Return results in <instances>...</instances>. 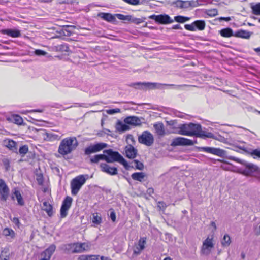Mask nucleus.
Instances as JSON below:
<instances>
[{"instance_id": "nucleus-1", "label": "nucleus", "mask_w": 260, "mask_h": 260, "mask_svg": "<svg viewBox=\"0 0 260 260\" xmlns=\"http://www.w3.org/2000/svg\"><path fill=\"white\" fill-rule=\"evenodd\" d=\"M179 134L188 136H196L200 138H212L214 135L210 132H206L202 129V126L198 123L190 122L180 125Z\"/></svg>"}, {"instance_id": "nucleus-2", "label": "nucleus", "mask_w": 260, "mask_h": 260, "mask_svg": "<svg viewBox=\"0 0 260 260\" xmlns=\"http://www.w3.org/2000/svg\"><path fill=\"white\" fill-rule=\"evenodd\" d=\"M78 145V142L76 137H67L60 142L58 152L61 155L64 156L75 150Z\"/></svg>"}, {"instance_id": "nucleus-3", "label": "nucleus", "mask_w": 260, "mask_h": 260, "mask_svg": "<svg viewBox=\"0 0 260 260\" xmlns=\"http://www.w3.org/2000/svg\"><path fill=\"white\" fill-rule=\"evenodd\" d=\"M103 153L104 155V160L107 163L118 162L122 164L125 169H129L130 166L126 160L118 152L109 149L104 150Z\"/></svg>"}, {"instance_id": "nucleus-4", "label": "nucleus", "mask_w": 260, "mask_h": 260, "mask_svg": "<svg viewBox=\"0 0 260 260\" xmlns=\"http://www.w3.org/2000/svg\"><path fill=\"white\" fill-rule=\"evenodd\" d=\"M88 178V175H80L74 178L71 182V193L76 196Z\"/></svg>"}, {"instance_id": "nucleus-5", "label": "nucleus", "mask_w": 260, "mask_h": 260, "mask_svg": "<svg viewBox=\"0 0 260 260\" xmlns=\"http://www.w3.org/2000/svg\"><path fill=\"white\" fill-rule=\"evenodd\" d=\"M90 248V244L88 243H74L66 245V250L71 251L73 253H81L87 251Z\"/></svg>"}, {"instance_id": "nucleus-6", "label": "nucleus", "mask_w": 260, "mask_h": 260, "mask_svg": "<svg viewBox=\"0 0 260 260\" xmlns=\"http://www.w3.org/2000/svg\"><path fill=\"white\" fill-rule=\"evenodd\" d=\"M129 87H134L136 89L146 90L159 88L161 84L152 82H136L128 84Z\"/></svg>"}, {"instance_id": "nucleus-7", "label": "nucleus", "mask_w": 260, "mask_h": 260, "mask_svg": "<svg viewBox=\"0 0 260 260\" xmlns=\"http://www.w3.org/2000/svg\"><path fill=\"white\" fill-rule=\"evenodd\" d=\"M230 159L234 160L244 165L245 166V169L244 170V173L247 175L251 174L258 170V167L257 166L252 163L248 162L244 160H241L238 158H236L234 156H231L230 157Z\"/></svg>"}, {"instance_id": "nucleus-8", "label": "nucleus", "mask_w": 260, "mask_h": 260, "mask_svg": "<svg viewBox=\"0 0 260 260\" xmlns=\"http://www.w3.org/2000/svg\"><path fill=\"white\" fill-rule=\"evenodd\" d=\"M108 147V144L105 143H97L91 144L84 149V154L89 156L92 153L98 152Z\"/></svg>"}, {"instance_id": "nucleus-9", "label": "nucleus", "mask_w": 260, "mask_h": 260, "mask_svg": "<svg viewBox=\"0 0 260 260\" xmlns=\"http://www.w3.org/2000/svg\"><path fill=\"white\" fill-rule=\"evenodd\" d=\"M213 237H208L203 242L201 249V254L203 255H208L212 249L214 247Z\"/></svg>"}, {"instance_id": "nucleus-10", "label": "nucleus", "mask_w": 260, "mask_h": 260, "mask_svg": "<svg viewBox=\"0 0 260 260\" xmlns=\"http://www.w3.org/2000/svg\"><path fill=\"white\" fill-rule=\"evenodd\" d=\"M138 141L139 143L146 146H150L154 143V137L150 132L148 131H145L141 135L139 136Z\"/></svg>"}, {"instance_id": "nucleus-11", "label": "nucleus", "mask_w": 260, "mask_h": 260, "mask_svg": "<svg viewBox=\"0 0 260 260\" xmlns=\"http://www.w3.org/2000/svg\"><path fill=\"white\" fill-rule=\"evenodd\" d=\"M148 18L154 20L156 23L160 24H168L174 22L168 15L165 14L158 15L153 14L149 16Z\"/></svg>"}, {"instance_id": "nucleus-12", "label": "nucleus", "mask_w": 260, "mask_h": 260, "mask_svg": "<svg viewBox=\"0 0 260 260\" xmlns=\"http://www.w3.org/2000/svg\"><path fill=\"white\" fill-rule=\"evenodd\" d=\"M72 198L69 196L66 197L63 200L60 211L61 218H63L67 216L68 210L72 205Z\"/></svg>"}, {"instance_id": "nucleus-13", "label": "nucleus", "mask_w": 260, "mask_h": 260, "mask_svg": "<svg viewBox=\"0 0 260 260\" xmlns=\"http://www.w3.org/2000/svg\"><path fill=\"white\" fill-rule=\"evenodd\" d=\"M198 149L200 151H204L220 157H223L225 155V151L220 148L210 147H199Z\"/></svg>"}, {"instance_id": "nucleus-14", "label": "nucleus", "mask_w": 260, "mask_h": 260, "mask_svg": "<svg viewBox=\"0 0 260 260\" xmlns=\"http://www.w3.org/2000/svg\"><path fill=\"white\" fill-rule=\"evenodd\" d=\"M194 144L192 140L183 137H177L174 138L171 145L172 146H191Z\"/></svg>"}, {"instance_id": "nucleus-15", "label": "nucleus", "mask_w": 260, "mask_h": 260, "mask_svg": "<svg viewBox=\"0 0 260 260\" xmlns=\"http://www.w3.org/2000/svg\"><path fill=\"white\" fill-rule=\"evenodd\" d=\"M9 189L4 180L0 179V198L3 201H6L8 197Z\"/></svg>"}, {"instance_id": "nucleus-16", "label": "nucleus", "mask_w": 260, "mask_h": 260, "mask_svg": "<svg viewBox=\"0 0 260 260\" xmlns=\"http://www.w3.org/2000/svg\"><path fill=\"white\" fill-rule=\"evenodd\" d=\"M56 249V246L54 244H51L48 248L43 251L41 255L42 258L39 260H50L51 256L54 253Z\"/></svg>"}, {"instance_id": "nucleus-17", "label": "nucleus", "mask_w": 260, "mask_h": 260, "mask_svg": "<svg viewBox=\"0 0 260 260\" xmlns=\"http://www.w3.org/2000/svg\"><path fill=\"white\" fill-rule=\"evenodd\" d=\"M101 171L110 175H115L118 174V169L115 167H110L106 163H101L100 165Z\"/></svg>"}, {"instance_id": "nucleus-18", "label": "nucleus", "mask_w": 260, "mask_h": 260, "mask_svg": "<svg viewBox=\"0 0 260 260\" xmlns=\"http://www.w3.org/2000/svg\"><path fill=\"white\" fill-rule=\"evenodd\" d=\"M142 119L135 116H129L124 118V122L133 126H140L142 124Z\"/></svg>"}, {"instance_id": "nucleus-19", "label": "nucleus", "mask_w": 260, "mask_h": 260, "mask_svg": "<svg viewBox=\"0 0 260 260\" xmlns=\"http://www.w3.org/2000/svg\"><path fill=\"white\" fill-rule=\"evenodd\" d=\"M146 243V238L142 237L140 239L138 244L134 249V253L138 255L145 248V245Z\"/></svg>"}, {"instance_id": "nucleus-20", "label": "nucleus", "mask_w": 260, "mask_h": 260, "mask_svg": "<svg viewBox=\"0 0 260 260\" xmlns=\"http://www.w3.org/2000/svg\"><path fill=\"white\" fill-rule=\"evenodd\" d=\"M75 28V26L73 25H64L58 32L61 35L69 37L73 34Z\"/></svg>"}, {"instance_id": "nucleus-21", "label": "nucleus", "mask_w": 260, "mask_h": 260, "mask_svg": "<svg viewBox=\"0 0 260 260\" xmlns=\"http://www.w3.org/2000/svg\"><path fill=\"white\" fill-rule=\"evenodd\" d=\"M98 16L108 22L114 23L116 21L115 14L113 15L109 13L100 12Z\"/></svg>"}, {"instance_id": "nucleus-22", "label": "nucleus", "mask_w": 260, "mask_h": 260, "mask_svg": "<svg viewBox=\"0 0 260 260\" xmlns=\"http://www.w3.org/2000/svg\"><path fill=\"white\" fill-rule=\"evenodd\" d=\"M153 127L156 134L159 136H164L165 135V129L162 122H157L153 124Z\"/></svg>"}, {"instance_id": "nucleus-23", "label": "nucleus", "mask_w": 260, "mask_h": 260, "mask_svg": "<svg viewBox=\"0 0 260 260\" xmlns=\"http://www.w3.org/2000/svg\"><path fill=\"white\" fill-rule=\"evenodd\" d=\"M3 34L7 35L13 38H17L21 36V32L18 29H6L2 30Z\"/></svg>"}, {"instance_id": "nucleus-24", "label": "nucleus", "mask_w": 260, "mask_h": 260, "mask_svg": "<svg viewBox=\"0 0 260 260\" xmlns=\"http://www.w3.org/2000/svg\"><path fill=\"white\" fill-rule=\"evenodd\" d=\"M252 34V32L247 30L240 29L234 33V37L242 39H248Z\"/></svg>"}, {"instance_id": "nucleus-25", "label": "nucleus", "mask_w": 260, "mask_h": 260, "mask_svg": "<svg viewBox=\"0 0 260 260\" xmlns=\"http://www.w3.org/2000/svg\"><path fill=\"white\" fill-rule=\"evenodd\" d=\"M4 145L9 149L10 150H12L13 152H15L17 150L16 148V143L10 139H7L4 141Z\"/></svg>"}, {"instance_id": "nucleus-26", "label": "nucleus", "mask_w": 260, "mask_h": 260, "mask_svg": "<svg viewBox=\"0 0 260 260\" xmlns=\"http://www.w3.org/2000/svg\"><path fill=\"white\" fill-rule=\"evenodd\" d=\"M115 128L116 130L119 132H124L130 129L129 126L127 125V124L125 123H123L119 120L117 121Z\"/></svg>"}, {"instance_id": "nucleus-27", "label": "nucleus", "mask_w": 260, "mask_h": 260, "mask_svg": "<svg viewBox=\"0 0 260 260\" xmlns=\"http://www.w3.org/2000/svg\"><path fill=\"white\" fill-rule=\"evenodd\" d=\"M126 156L129 158H134L137 154V150L132 146L130 145L125 150Z\"/></svg>"}, {"instance_id": "nucleus-28", "label": "nucleus", "mask_w": 260, "mask_h": 260, "mask_svg": "<svg viewBox=\"0 0 260 260\" xmlns=\"http://www.w3.org/2000/svg\"><path fill=\"white\" fill-rule=\"evenodd\" d=\"M43 209L46 212L49 217H51L53 214L52 206L46 201L43 203Z\"/></svg>"}, {"instance_id": "nucleus-29", "label": "nucleus", "mask_w": 260, "mask_h": 260, "mask_svg": "<svg viewBox=\"0 0 260 260\" xmlns=\"http://www.w3.org/2000/svg\"><path fill=\"white\" fill-rule=\"evenodd\" d=\"M145 177V174L142 172H135L133 173L131 175V177L133 180L139 182H142Z\"/></svg>"}, {"instance_id": "nucleus-30", "label": "nucleus", "mask_w": 260, "mask_h": 260, "mask_svg": "<svg viewBox=\"0 0 260 260\" xmlns=\"http://www.w3.org/2000/svg\"><path fill=\"white\" fill-rule=\"evenodd\" d=\"M219 33L222 37L229 38L234 36V33L233 30L229 27L222 29L220 30Z\"/></svg>"}, {"instance_id": "nucleus-31", "label": "nucleus", "mask_w": 260, "mask_h": 260, "mask_svg": "<svg viewBox=\"0 0 260 260\" xmlns=\"http://www.w3.org/2000/svg\"><path fill=\"white\" fill-rule=\"evenodd\" d=\"M193 24L196 29L200 30H204L205 27V22L204 20H196L193 22Z\"/></svg>"}, {"instance_id": "nucleus-32", "label": "nucleus", "mask_w": 260, "mask_h": 260, "mask_svg": "<svg viewBox=\"0 0 260 260\" xmlns=\"http://www.w3.org/2000/svg\"><path fill=\"white\" fill-rule=\"evenodd\" d=\"M101 160H104V153L95 155L90 158V161L92 164H97Z\"/></svg>"}, {"instance_id": "nucleus-33", "label": "nucleus", "mask_w": 260, "mask_h": 260, "mask_svg": "<svg viewBox=\"0 0 260 260\" xmlns=\"http://www.w3.org/2000/svg\"><path fill=\"white\" fill-rule=\"evenodd\" d=\"M231 243V240L230 236L227 234H225L221 241L222 246L223 247H228L230 245Z\"/></svg>"}, {"instance_id": "nucleus-34", "label": "nucleus", "mask_w": 260, "mask_h": 260, "mask_svg": "<svg viewBox=\"0 0 260 260\" xmlns=\"http://www.w3.org/2000/svg\"><path fill=\"white\" fill-rule=\"evenodd\" d=\"M176 7L180 8H186L187 5H190L189 1H183L181 0H177L173 3Z\"/></svg>"}, {"instance_id": "nucleus-35", "label": "nucleus", "mask_w": 260, "mask_h": 260, "mask_svg": "<svg viewBox=\"0 0 260 260\" xmlns=\"http://www.w3.org/2000/svg\"><path fill=\"white\" fill-rule=\"evenodd\" d=\"M14 194L17 199L18 204L21 206L24 205V202L19 191L15 189Z\"/></svg>"}, {"instance_id": "nucleus-36", "label": "nucleus", "mask_w": 260, "mask_h": 260, "mask_svg": "<svg viewBox=\"0 0 260 260\" xmlns=\"http://www.w3.org/2000/svg\"><path fill=\"white\" fill-rule=\"evenodd\" d=\"M78 260H99V256L82 255L79 257Z\"/></svg>"}, {"instance_id": "nucleus-37", "label": "nucleus", "mask_w": 260, "mask_h": 260, "mask_svg": "<svg viewBox=\"0 0 260 260\" xmlns=\"http://www.w3.org/2000/svg\"><path fill=\"white\" fill-rule=\"evenodd\" d=\"M11 120L14 123L18 125H21L23 122L22 117L18 115H13L11 117Z\"/></svg>"}, {"instance_id": "nucleus-38", "label": "nucleus", "mask_w": 260, "mask_h": 260, "mask_svg": "<svg viewBox=\"0 0 260 260\" xmlns=\"http://www.w3.org/2000/svg\"><path fill=\"white\" fill-rule=\"evenodd\" d=\"M252 13L256 15H260V3L251 7Z\"/></svg>"}, {"instance_id": "nucleus-39", "label": "nucleus", "mask_w": 260, "mask_h": 260, "mask_svg": "<svg viewBox=\"0 0 260 260\" xmlns=\"http://www.w3.org/2000/svg\"><path fill=\"white\" fill-rule=\"evenodd\" d=\"M190 19L189 17H185L183 16H176L174 17V20L177 22L179 23H184Z\"/></svg>"}, {"instance_id": "nucleus-40", "label": "nucleus", "mask_w": 260, "mask_h": 260, "mask_svg": "<svg viewBox=\"0 0 260 260\" xmlns=\"http://www.w3.org/2000/svg\"><path fill=\"white\" fill-rule=\"evenodd\" d=\"M28 151V147L25 145L21 146L19 149V153L21 156H24Z\"/></svg>"}, {"instance_id": "nucleus-41", "label": "nucleus", "mask_w": 260, "mask_h": 260, "mask_svg": "<svg viewBox=\"0 0 260 260\" xmlns=\"http://www.w3.org/2000/svg\"><path fill=\"white\" fill-rule=\"evenodd\" d=\"M56 48L58 50L61 52H68L69 51V48L67 44L59 45L56 47Z\"/></svg>"}, {"instance_id": "nucleus-42", "label": "nucleus", "mask_w": 260, "mask_h": 260, "mask_svg": "<svg viewBox=\"0 0 260 260\" xmlns=\"http://www.w3.org/2000/svg\"><path fill=\"white\" fill-rule=\"evenodd\" d=\"M145 19H146L145 18H137L133 17L131 16V20H130L129 22H131L136 24H139L144 22Z\"/></svg>"}, {"instance_id": "nucleus-43", "label": "nucleus", "mask_w": 260, "mask_h": 260, "mask_svg": "<svg viewBox=\"0 0 260 260\" xmlns=\"http://www.w3.org/2000/svg\"><path fill=\"white\" fill-rule=\"evenodd\" d=\"M115 16L119 20L129 21L131 20V15H124L121 14H116Z\"/></svg>"}, {"instance_id": "nucleus-44", "label": "nucleus", "mask_w": 260, "mask_h": 260, "mask_svg": "<svg viewBox=\"0 0 260 260\" xmlns=\"http://www.w3.org/2000/svg\"><path fill=\"white\" fill-rule=\"evenodd\" d=\"M166 86H173L175 87V89H184L185 87H193V85H189L186 84H183V85H175L173 84H164Z\"/></svg>"}, {"instance_id": "nucleus-45", "label": "nucleus", "mask_w": 260, "mask_h": 260, "mask_svg": "<svg viewBox=\"0 0 260 260\" xmlns=\"http://www.w3.org/2000/svg\"><path fill=\"white\" fill-rule=\"evenodd\" d=\"M134 162L135 164V168L139 170H142L144 169V165L140 161H139L138 160H134Z\"/></svg>"}, {"instance_id": "nucleus-46", "label": "nucleus", "mask_w": 260, "mask_h": 260, "mask_svg": "<svg viewBox=\"0 0 260 260\" xmlns=\"http://www.w3.org/2000/svg\"><path fill=\"white\" fill-rule=\"evenodd\" d=\"M36 180L39 185H43L44 178L43 174L41 173L36 174Z\"/></svg>"}, {"instance_id": "nucleus-47", "label": "nucleus", "mask_w": 260, "mask_h": 260, "mask_svg": "<svg viewBox=\"0 0 260 260\" xmlns=\"http://www.w3.org/2000/svg\"><path fill=\"white\" fill-rule=\"evenodd\" d=\"M207 14L209 16L214 17L218 14V11L216 9L208 10L207 11Z\"/></svg>"}, {"instance_id": "nucleus-48", "label": "nucleus", "mask_w": 260, "mask_h": 260, "mask_svg": "<svg viewBox=\"0 0 260 260\" xmlns=\"http://www.w3.org/2000/svg\"><path fill=\"white\" fill-rule=\"evenodd\" d=\"M14 231L10 229L5 228L3 231V234L6 236H11L12 234H14Z\"/></svg>"}, {"instance_id": "nucleus-49", "label": "nucleus", "mask_w": 260, "mask_h": 260, "mask_svg": "<svg viewBox=\"0 0 260 260\" xmlns=\"http://www.w3.org/2000/svg\"><path fill=\"white\" fill-rule=\"evenodd\" d=\"M2 161L4 166H5L6 171H9L10 167L9 160L7 158H4L3 159Z\"/></svg>"}, {"instance_id": "nucleus-50", "label": "nucleus", "mask_w": 260, "mask_h": 260, "mask_svg": "<svg viewBox=\"0 0 260 260\" xmlns=\"http://www.w3.org/2000/svg\"><path fill=\"white\" fill-rule=\"evenodd\" d=\"M184 27L186 30L189 31H194L196 30V28L194 27L193 22L191 24H185Z\"/></svg>"}, {"instance_id": "nucleus-51", "label": "nucleus", "mask_w": 260, "mask_h": 260, "mask_svg": "<svg viewBox=\"0 0 260 260\" xmlns=\"http://www.w3.org/2000/svg\"><path fill=\"white\" fill-rule=\"evenodd\" d=\"M35 54L37 56H45L48 53L40 49H37L35 51Z\"/></svg>"}, {"instance_id": "nucleus-52", "label": "nucleus", "mask_w": 260, "mask_h": 260, "mask_svg": "<svg viewBox=\"0 0 260 260\" xmlns=\"http://www.w3.org/2000/svg\"><path fill=\"white\" fill-rule=\"evenodd\" d=\"M124 2L133 5H138L141 4L140 0H123Z\"/></svg>"}, {"instance_id": "nucleus-53", "label": "nucleus", "mask_w": 260, "mask_h": 260, "mask_svg": "<svg viewBox=\"0 0 260 260\" xmlns=\"http://www.w3.org/2000/svg\"><path fill=\"white\" fill-rule=\"evenodd\" d=\"M120 112V109L119 108H115L112 109H109L107 110V113L109 114H114L115 113H119Z\"/></svg>"}, {"instance_id": "nucleus-54", "label": "nucleus", "mask_w": 260, "mask_h": 260, "mask_svg": "<svg viewBox=\"0 0 260 260\" xmlns=\"http://www.w3.org/2000/svg\"><path fill=\"white\" fill-rule=\"evenodd\" d=\"M166 207V204L164 202H158L157 203V207L160 210H164Z\"/></svg>"}, {"instance_id": "nucleus-55", "label": "nucleus", "mask_w": 260, "mask_h": 260, "mask_svg": "<svg viewBox=\"0 0 260 260\" xmlns=\"http://www.w3.org/2000/svg\"><path fill=\"white\" fill-rule=\"evenodd\" d=\"M102 218L99 217L98 215L94 216L92 220V222L94 223L100 224L101 222Z\"/></svg>"}, {"instance_id": "nucleus-56", "label": "nucleus", "mask_w": 260, "mask_h": 260, "mask_svg": "<svg viewBox=\"0 0 260 260\" xmlns=\"http://www.w3.org/2000/svg\"><path fill=\"white\" fill-rule=\"evenodd\" d=\"M110 218L112 221L115 222L116 220V213L113 209H110Z\"/></svg>"}, {"instance_id": "nucleus-57", "label": "nucleus", "mask_w": 260, "mask_h": 260, "mask_svg": "<svg viewBox=\"0 0 260 260\" xmlns=\"http://www.w3.org/2000/svg\"><path fill=\"white\" fill-rule=\"evenodd\" d=\"M250 153L252 155H255L258 157H260V150H253L250 152Z\"/></svg>"}, {"instance_id": "nucleus-58", "label": "nucleus", "mask_w": 260, "mask_h": 260, "mask_svg": "<svg viewBox=\"0 0 260 260\" xmlns=\"http://www.w3.org/2000/svg\"><path fill=\"white\" fill-rule=\"evenodd\" d=\"M1 260H8L9 256L8 255H4V252L2 251L0 255Z\"/></svg>"}, {"instance_id": "nucleus-59", "label": "nucleus", "mask_w": 260, "mask_h": 260, "mask_svg": "<svg viewBox=\"0 0 260 260\" xmlns=\"http://www.w3.org/2000/svg\"><path fill=\"white\" fill-rule=\"evenodd\" d=\"M11 220L14 224H15L16 225L19 226V225L20 224V222H19V220L18 218L14 217L12 219H11Z\"/></svg>"}, {"instance_id": "nucleus-60", "label": "nucleus", "mask_w": 260, "mask_h": 260, "mask_svg": "<svg viewBox=\"0 0 260 260\" xmlns=\"http://www.w3.org/2000/svg\"><path fill=\"white\" fill-rule=\"evenodd\" d=\"M219 20H224L225 21H229L230 20H231V18L229 17H221L219 18Z\"/></svg>"}, {"instance_id": "nucleus-61", "label": "nucleus", "mask_w": 260, "mask_h": 260, "mask_svg": "<svg viewBox=\"0 0 260 260\" xmlns=\"http://www.w3.org/2000/svg\"><path fill=\"white\" fill-rule=\"evenodd\" d=\"M172 28L174 29H182L181 26L179 24L174 25L172 26Z\"/></svg>"}, {"instance_id": "nucleus-62", "label": "nucleus", "mask_w": 260, "mask_h": 260, "mask_svg": "<svg viewBox=\"0 0 260 260\" xmlns=\"http://www.w3.org/2000/svg\"><path fill=\"white\" fill-rule=\"evenodd\" d=\"M104 131H105V133L107 135L112 136V135L110 133L111 132L109 129H105Z\"/></svg>"}, {"instance_id": "nucleus-63", "label": "nucleus", "mask_w": 260, "mask_h": 260, "mask_svg": "<svg viewBox=\"0 0 260 260\" xmlns=\"http://www.w3.org/2000/svg\"><path fill=\"white\" fill-rule=\"evenodd\" d=\"M254 50L255 52H256L258 54L259 56H260V47L254 48Z\"/></svg>"}, {"instance_id": "nucleus-64", "label": "nucleus", "mask_w": 260, "mask_h": 260, "mask_svg": "<svg viewBox=\"0 0 260 260\" xmlns=\"http://www.w3.org/2000/svg\"><path fill=\"white\" fill-rule=\"evenodd\" d=\"M101 260H112V259L109 257H104L103 256H102L101 257Z\"/></svg>"}]
</instances>
